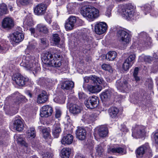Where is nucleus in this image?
I'll use <instances>...</instances> for the list:
<instances>
[{
  "label": "nucleus",
  "mask_w": 158,
  "mask_h": 158,
  "mask_svg": "<svg viewBox=\"0 0 158 158\" xmlns=\"http://www.w3.org/2000/svg\"><path fill=\"white\" fill-rule=\"evenodd\" d=\"M61 58L59 54L55 53L53 57L52 54L46 52L43 54L42 60L44 64L55 67H59L61 65Z\"/></svg>",
  "instance_id": "1"
},
{
  "label": "nucleus",
  "mask_w": 158,
  "mask_h": 158,
  "mask_svg": "<svg viewBox=\"0 0 158 158\" xmlns=\"http://www.w3.org/2000/svg\"><path fill=\"white\" fill-rule=\"evenodd\" d=\"M20 65L27 70L33 71V73H37L40 70L39 64L35 62V57L29 55L23 56Z\"/></svg>",
  "instance_id": "2"
},
{
  "label": "nucleus",
  "mask_w": 158,
  "mask_h": 158,
  "mask_svg": "<svg viewBox=\"0 0 158 158\" xmlns=\"http://www.w3.org/2000/svg\"><path fill=\"white\" fill-rule=\"evenodd\" d=\"M135 8V7L131 3L122 6H121V15L123 19H138L137 18H134L135 16L133 15Z\"/></svg>",
  "instance_id": "3"
},
{
  "label": "nucleus",
  "mask_w": 158,
  "mask_h": 158,
  "mask_svg": "<svg viewBox=\"0 0 158 158\" xmlns=\"http://www.w3.org/2000/svg\"><path fill=\"white\" fill-rule=\"evenodd\" d=\"M81 14L84 17L89 19H95L99 16V11L94 7L90 6H86L81 11Z\"/></svg>",
  "instance_id": "4"
},
{
  "label": "nucleus",
  "mask_w": 158,
  "mask_h": 158,
  "mask_svg": "<svg viewBox=\"0 0 158 158\" xmlns=\"http://www.w3.org/2000/svg\"><path fill=\"white\" fill-rule=\"evenodd\" d=\"M117 35L119 42L124 45L128 44L131 41V35L122 29L117 31Z\"/></svg>",
  "instance_id": "5"
},
{
  "label": "nucleus",
  "mask_w": 158,
  "mask_h": 158,
  "mask_svg": "<svg viewBox=\"0 0 158 158\" xmlns=\"http://www.w3.org/2000/svg\"><path fill=\"white\" fill-rule=\"evenodd\" d=\"M136 156L137 158L142 157L146 154L149 157L152 156V151L148 143H146L138 148L136 150Z\"/></svg>",
  "instance_id": "6"
},
{
  "label": "nucleus",
  "mask_w": 158,
  "mask_h": 158,
  "mask_svg": "<svg viewBox=\"0 0 158 158\" xmlns=\"http://www.w3.org/2000/svg\"><path fill=\"white\" fill-rule=\"evenodd\" d=\"M139 36L140 38L143 39L142 40L141 39L138 44L140 47H150L152 44L151 39L146 32H141Z\"/></svg>",
  "instance_id": "7"
},
{
  "label": "nucleus",
  "mask_w": 158,
  "mask_h": 158,
  "mask_svg": "<svg viewBox=\"0 0 158 158\" xmlns=\"http://www.w3.org/2000/svg\"><path fill=\"white\" fill-rule=\"evenodd\" d=\"M21 28L18 27L19 31H16L10 35V41L19 43L22 41L24 38V35L21 32Z\"/></svg>",
  "instance_id": "8"
},
{
  "label": "nucleus",
  "mask_w": 158,
  "mask_h": 158,
  "mask_svg": "<svg viewBox=\"0 0 158 158\" xmlns=\"http://www.w3.org/2000/svg\"><path fill=\"white\" fill-rule=\"evenodd\" d=\"M145 134V127L141 125L135 126L133 128L132 136L137 138L143 137Z\"/></svg>",
  "instance_id": "9"
},
{
  "label": "nucleus",
  "mask_w": 158,
  "mask_h": 158,
  "mask_svg": "<svg viewBox=\"0 0 158 158\" xmlns=\"http://www.w3.org/2000/svg\"><path fill=\"white\" fill-rule=\"evenodd\" d=\"M98 98L97 96H93L90 97L88 100H85V104L87 108L92 109L98 106Z\"/></svg>",
  "instance_id": "10"
},
{
  "label": "nucleus",
  "mask_w": 158,
  "mask_h": 158,
  "mask_svg": "<svg viewBox=\"0 0 158 158\" xmlns=\"http://www.w3.org/2000/svg\"><path fill=\"white\" fill-rule=\"evenodd\" d=\"M128 83L127 80L121 78L116 81V86L117 89L121 92H124L128 89Z\"/></svg>",
  "instance_id": "11"
},
{
  "label": "nucleus",
  "mask_w": 158,
  "mask_h": 158,
  "mask_svg": "<svg viewBox=\"0 0 158 158\" xmlns=\"http://www.w3.org/2000/svg\"><path fill=\"white\" fill-rule=\"evenodd\" d=\"M107 28L106 23L104 22L97 23L95 25L94 31L98 35H101L104 33Z\"/></svg>",
  "instance_id": "12"
},
{
  "label": "nucleus",
  "mask_w": 158,
  "mask_h": 158,
  "mask_svg": "<svg viewBox=\"0 0 158 158\" xmlns=\"http://www.w3.org/2000/svg\"><path fill=\"white\" fill-rule=\"evenodd\" d=\"M53 112L52 108L49 105H45L41 108L40 115L41 117H48L50 116Z\"/></svg>",
  "instance_id": "13"
},
{
  "label": "nucleus",
  "mask_w": 158,
  "mask_h": 158,
  "mask_svg": "<svg viewBox=\"0 0 158 158\" xmlns=\"http://www.w3.org/2000/svg\"><path fill=\"white\" fill-rule=\"evenodd\" d=\"M96 117L94 114L85 113L83 115L82 120L85 123L89 124L93 122Z\"/></svg>",
  "instance_id": "14"
},
{
  "label": "nucleus",
  "mask_w": 158,
  "mask_h": 158,
  "mask_svg": "<svg viewBox=\"0 0 158 158\" xmlns=\"http://www.w3.org/2000/svg\"><path fill=\"white\" fill-rule=\"evenodd\" d=\"M77 138L80 140H82L86 138V132L83 128L78 127L76 131V133Z\"/></svg>",
  "instance_id": "15"
},
{
  "label": "nucleus",
  "mask_w": 158,
  "mask_h": 158,
  "mask_svg": "<svg viewBox=\"0 0 158 158\" xmlns=\"http://www.w3.org/2000/svg\"><path fill=\"white\" fill-rule=\"evenodd\" d=\"M47 6L44 4L41 3L37 5L34 9V12L37 15H42L45 11Z\"/></svg>",
  "instance_id": "16"
},
{
  "label": "nucleus",
  "mask_w": 158,
  "mask_h": 158,
  "mask_svg": "<svg viewBox=\"0 0 158 158\" xmlns=\"http://www.w3.org/2000/svg\"><path fill=\"white\" fill-rule=\"evenodd\" d=\"M48 97L45 91H42L37 96V102L39 104L45 103L48 100Z\"/></svg>",
  "instance_id": "17"
},
{
  "label": "nucleus",
  "mask_w": 158,
  "mask_h": 158,
  "mask_svg": "<svg viewBox=\"0 0 158 158\" xmlns=\"http://www.w3.org/2000/svg\"><path fill=\"white\" fill-rule=\"evenodd\" d=\"M73 139V135L68 134L62 138L61 141V143L64 145H69L72 143Z\"/></svg>",
  "instance_id": "18"
},
{
  "label": "nucleus",
  "mask_w": 158,
  "mask_h": 158,
  "mask_svg": "<svg viewBox=\"0 0 158 158\" xmlns=\"http://www.w3.org/2000/svg\"><path fill=\"white\" fill-rule=\"evenodd\" d=\"M88 90L92 93H96L100 92L102 89V87L100 85H89L87 87Z\"/></svg>",
  "instance_id": "19"
},
{
  "label": "nucleus",
  "mask_w": 158,
  "mask_h": 158,
  "mask_svg": "<svg viewBox=\"0 0 158 158\" xmlns=\"http://www.w3.org/2000/svg\"><path fill=\"white\" fill-rule=\"evenodd\" d=\"M98 133L100 137L103 138L106 137L108 133L107 128L103 126H100L98 128Z\"/></svg>",
  "instance_id": "20"
},
{
  "label": "nucleus",
  "mask_w": 158,
  "mask_h": 158,
  "mask_svg": "<svg viewBox=\"0 0 158 158\" xmlns=\"http://www.w3.org/2000/svg\"><path fill=\"white\" fill-rule=\"evenodd\" d=\"M107 151L108 153H119L121 154H124V149L123 148L121 147H118L116 148H113L110 146H108L107 148Z\"/></svg>",
  "instance_id": "21"
},
{
  "label": "nucleus",
  "mask_w": 158,
  "mask_h": 158,
  "mask_svg": "<svg viewBox=\"0 0 158 158\" xmlns=\"http://www.w3.org/2000/svg\"><path fill=\"white\" fill-rule=\"evenodd\" d=\"M74 87V83L71 81H64L61 85L63 89H71Z\"/></svg>",
  "instance_id": "22"
},
{
  "label": "nucleus",
  "mask_w": 158,
  "mask_h": 158,
  "mask_svg": "<svg viewBox=\"0 0 158 158\" xmlns=\"http://www.w3.org/2000/svg\"><path fill=\"white\" fill-rule=\"evenodd\" d=\"M14 127L18 131H21L23 129V125L21 120L17 119L15 120Z\"/></svg>",
  "instance_id": "23"
},
{
  "label": "nucleus",
  "mask_w": 158,
  "mask_h": 158,
  "mask_svg": "<svg viewBox=\"0 0 158 158\" xmlns=\"http://www.w3.org/2000/svg\"><path fill=\"white\" fill-rule=\"evenodd\" d=\"M52 36V40L53 41L55 45L60 48H63L64 47V44L63 42L61 44L59 43L60 39L58 34H53Z\"/></svg>",
  "instance_id": "24"
},
{
  "label": "nucleus",
  "mask_w": 158,
  "mask_h": 158,
  "mask_svg": "<svg viewBox=\"0 0 158 158\" xmlns=\"http://www.w3.org/2000/svg\"><path fill=\"white\" fill-rule=\"evenodd\" d=\"M90 79L92 80L94 84L97 83L99 84L104 85L105 81L102 78L98 77L95 75L89 76Z\"/></svg>",
  "instance_id": "25"
},
{
  "label": "nucleus",
  "mask_w": 158,
  "mask_h": 158,
  "mask_svg": "<svg viewBox=\"0 0 158 158\" xmlns=\"http://www.w3.org/2000/svg\"><path fill=\"white\" fill-rule=\"evenodd\" d=\"M61 131V129L59 124H55L54 125L52 131L53 135L55 138H57Z\"/></svg>",
  "instance_id": "26"
},
{
  "label": "nucleus",
  "mask_w": 158,
  "mask_h": 158,
  "mask_svg": "<svg viewBox=\"0 0 158 158\" xmlns=\"http://www.w3.org/2000/svg\"><path fill=\"white\" fill-rule=\"evenodd\" d=\"M70 112L73 114H77L81 112V107L76 104H71L69 108Z\"/></svg>",
  "instance_id": "27"
},
{
  "label": "nucleus",
  "mask_w": 158,
  "mask_h": 158,
  "mask_svg": "<svg viewBox=\"0 0 158 158\" xmlns=\"http://www.w3.org/2000/svg\"><path fill=\"white\" fill-rule=\"evenodd\" d=\"M15 24L13 20H2V25L4 28L11 29L14 26Z\"/></svg>",
  "instance_id": "28"
},
{
  "label": "nucleus",
  "mask_w": 158,
  "mask_h": 158,
  "mask_svg": "<svg viewBox=\"0 0 158 158\" xmlns=\"http://www.w3.org/2000/svg\"><path fill=\"white\" fill-rule=\"evenodd\" d=\"M108 111L110 116L112 118H115L117 116L119 112V110L115 107H113L109 109Z\"/></svg>",
  "instance_id": "29"
},
{
  "label": "nucleus",
  "mask_w": 158,
  "mask_h": 158,
  "mask_svg": "<svg viewBox=\"0 0 158 158\" xmlns=\"http://www.w3.org/2000/svg\"><path fill=\"white\" fill-rule=\"evenodd\" d=\"M71 153V150L69 148H64L61 151V158H69Z\"/></svg>",
  "instance_id": "30"
},
{
  "label": "nucleus",
  "mask_w": 158,
  "mask_h": 158,
  "mask_svg": "<svg viewBox=\"0 0 158 158\" xmlns=\"http://www.w3.org/2000/svg\"><path fill=\"white\" fill-rule=\"evenodd\" d=\"M112 94V91L110 90H107L102 93L100 95V97L102 99L106 100L109 98Z\"/></svg>",
  "instance_id": "31"
},
{
  "label": "nucleus",
  "mask_w": 158,
  "mask_h": 158,
  "mask_svg": "<svg viewBox=\"0 0 158 158\" xmlns=\"http://www.w3.org/2000/svg\"><path fill=\"white\" fill-rule=\"evenodd\" d=\"M16 99L15 100L14 102V109L17 108L19 105L21 103L22 99H23V96H21L18 92L16 93Z\"/></svg>",
  "instance_id": "32"
},
{
  "label": "nucleus",
  "mask_w": 158,
  "mask_h": 158,
  "mask_svg": "<svg viewBox=\"0 0 158 158\" xmlns=\"http://www.w3.org/2000/svg\"><path fill=\"white\" fill-rule=\"evenodd\" d=\"M65 96L63 94H61L55 97L53 100L56 103L63 104L65 102Z\"/></svg>",
  "instance_id": "33"
},
{
  "label": "nucleus",
  "mask_w": 158,
  "mask_h": 158,
  "mask_svg": "<svg viewBox=\"0 0 158 158\" xmlns=\"http://www.w3.org/2000/svg\"><path fill=\"white\" fill-rule=\"evenodd\" d=\"M117 55V53L115 51H110L106 55V58L110 61H112L116 58Z\"/></svg>",
  "instance_id": "34"
},
{
  "label": "nucleus",
  "mask_w": 158,
  "mask_h": 158,
  "mask_svg": "<svg viewBox=\"0 0 158 158\" xmlns=\"http://www.w3.org/2000/svg\"><path fill=\"white\" fill-rule=\"evenodd\" d=\"M22 76L19 73L14 74L12 77V79L14 81L16 84L18 85L19 84H21V82L19 81L20 79H21Z\"/></svg>",
  "instance_id": "35"
},
{
  "label": "nucleus",
  "mask_w": 158,
  "mask_h": 158,
  "mask_svg": "<svg viewBox=\"0 0 158 158\" xmlns=\"http://www.w3.org/2000/svg\"><path fill=\"white\" fill-rule=\"evenodd\" d=\"M135 58L136 56L135 53V51H134V52H130L129 57L126 60L133 64L135 61Z\"/></svg>",
  "instance_id": "36"
},
{
  "label": "nucleus",
  "mask_w": 158,
  "mask_h": 158,
  "mask_svg": "<svg viewBox=\"0 0 158 158\" xmlns=\"http://www.w3.org/2000/svg\"><path fill=\"white\" fill-rule=\"evenodd\" d=\"M50 129L49 127L44 128L42 129V132L43 137L45 139L50 137Z\"/></svg>",
  "instance_id": "37"
},
{
  "label": "nucleus",
  "mask_w": 158,
  "mask_h": 158,
  "mask_svg": "<svg viewBox=\"0 0 158 158\" xmlns=\"http://www.w3.org/2000/svg\"><path fill=\"white\" fill-rule=\"evenodd\" d=\"M77 20H67L65 23V27L67 30H71L73 28L74 23ZM78 21L79 20H77Z\"/></svg>",
  "instance_id": "38"
},
{
  "label": "nucleus",
  "mask_w": 158,
  "mask_h": 158,
  "mask_svg": "<svg viewBox=\"0 0 158 158\" xmlns=\"http://www.w3.org/2000/svg\"><path fill=\"white\" fill-rule=\"evenodd\" d=\"M27 137L31 139L34 138L35 136V131L34 127H31L27 131Z\"/></svg>",
  "instance_id": "39"
},
{
  "label": "nucleus",
  "mask_w": 158,
  "mask_h": 158,
  "mask_svg": "<svg viewBox=\"0 0 158 158\" xmlns=\"http://www.w3.org/2000/svg\"><path fill=\"white\" fill-rule=\"evenodd\" d=\"M103 145V143H102L98 145L97 147H96V154L98 156H101L102 155L104 152V148L102 147Z\"/></svg>",
  "instance_id": "40"
},
{
  "label": "nucleus",
  "mask_w": 158,
  "mask_h": 158,
  "mask_svg": "<svg viewBox=\"0 0 158 158\" xmlns=\"http://www.w3.org/2000/svg\"><path fill=\"white\" fill-rule=\"evenodd\" d=\"M7 45L3 43H0V53H5L8 50Z\"/></svg>",
  "instance_id": "41"
},
{
  "label": "nucleus",
  "mask_w": 158,
  "mask_h": 158,
  "mask_svg": "<svg viewBox=\"0 0 158 158\" xmlns=\"http://www.w3.org/2000/svg\"><path fill=\"white\" fill-rule=\"evenodd\" d=\"M37 30L40 32L46 33L48 32L47 28L44 25L41 24H38L37 27Z\"/></svg>",
  "instance_id": "42"
},
{
  "label": "nucleus",
  "mask_w": 158,
  "mask_h": 158,
  "mask_svg": "<svg viewBox=\"0 0 158 158\" xmlns=\"http://www.w3.org/2000/svg\"><path fill=\"white\" fill-rule=\"evenodd\" d=\"M7 12V8L6 4H2L0 6V16L3 14H6Z\"/></svg>",
  "instance_id": "43"
},
{
  "label": "nucleus",
  "mask_w": 158,
  "mask_h": 158,
  "mask_svg": "<svg viewBox=\"0 0 158 158\" xmlns=\"http://www.w3.org/2000/svg\"><path fill=\"white\" fill-rule=\"evenodd\" d=\"M132 65L131 63L125 60L123 64V68L124 70L127 71L131 67Z\"/></svg>",
  "instance_id": "44"
},
{
  "label": "nucleus",
  "mask_w": 158,
  "mask_h": 158,
  "mask_svg": "<svg viewBox=\"0 0 158 158\" xmlns=\"http://www.w3.org/2000/svg\"><path fill=\"white\" fill-rule=\"evenodd\" d=\"M102 68L103 70L108 71L109 72H111L113 71L111 66L109 64H103L102 66Z\"/></svg>",
  "instance_id": "45"
},
{
  "label": "nucleus",
  "mask_w": 158,
  "mask_h": 158,
  "mask_svg": "<svg viewBox=\"0 0 158 158\" xmlns=\"http://www.w3.org/2000/svg\"><path fill=\"white\" fill-rule=\"evenodd\" d=\"M29 80V78L27 77H25L23 76H22L21 77V79H20L19 81L21 84H19L18 85L20 86H23L25 85L27 83Z\"/></svg>",
  "instance_id": "46"
},
{
  "label": "nucleus",
  "mask_w": 158,
  "mask_h": 158,
  "mask_svg": "<svg viewBox=\"0 0 158 158\" xmlns=\"http://www.w3.org/2000/svg\"><path fill=\"white\" fill-rule=\"evenodd\" d=\"M68 11L69 14H72L74 12L75 7L73 3H69L67 6Z\"/></svg>",
  "instance_id": "47"
},
{
  "label": "nucleus",
  "mask_w": 158,
  "mask_h": 158,
  "mask_svg": "<svg viewBox=\"0 0 158 158\" xmlns=\"http://www.w3.org/2000/svg\"><path fill=\"white\" fill-rule=\"evenodd\" d=\"M16 2L18 4L25 5L30 2V0H17Z\"/></svg>",
  "instance_id": "48"
},
{
  "label": "nucleus",
  "mask_w": 158,
  "mask_h": 158,
  "mask_svg": "<svg viewBox=\"0 0 158 158\" xmlns=\"http://www.w3.org/2000/svg\"><path fill=\"white\" fill-rule=\"evenodd\" d=\"M152 7H151V6L149 4H147L145 5L143 7V10L145 13V15H146L147 14L146 13V12L147 13L150 12V11L152 9Z\"/></svg>",
  "instance_id": "49"
},
{
  "label": "nucleus",
  "mask_w": 158,
  "mask_h": 158,
  "mask_svg": "<svg viewBox=\"0 0 158 158\" xmlns=\"http://www.w3.org/2000/svg\"><path fill=\"white\" fill-rule=\"evenodd\" d=\"M16 139L19 143L23 145H24L26 143L23 140V138L21 135L16 136Z\"/></svg>",
  "instance_id": "50"
},
{
  "label": "nucleus",
  "mask_w": 158,
  "mask_h": 158,
  "mask_svg": "<svg viewBox=\"0 0 158 158\" xmlns=\"http://www.w3.org/2000/svg\"><path fill=\"white\" fill-rule=\"evenodd\" d=\"M23 148L24 151L27 153H30L31 152V149L28 146V144L26 143L24 145Z\"/></svg>",
  "instance_id": "51"
},
{
  "label": "nucleus",
  "mask_w": 158,
  "mask_h": 158,
  "mask_svg": "<svg viewBox=\"0 0 158 158\" xmlns=\"http://www.w3.org/2000/svg\"><path fill=\"white\" fill-rule=\"evenodd\" d=\"M32 146L33 147L35 148H40V145L39 142L38 141H33L31 142Z\"/></svg>",
  "instance_id": "52"
},
{
  "label": "nucleus",
  "mask_w": 158,
  "mask_h": 158,
  "mask_svg": "<svg viewBox=\"0 0 158 158\" xmlns=\"http://www.w3.org/2000/svg\"><path fill=\"white\" fill-rule=\"evenodd\" d=\"M62 114L61 111L58 108L56 109V113L55 114V117L56 118H58L60 117Z\"/></svg>",
  "instance_id": "53"
},
{
  "label": "nucleus",
  "mask_w": 158,
  "mask_h": 158,
  "mask_svg": "<svg viewBox=\"0 0 158 158\" xmlns=\"http://www.w3.org/2000/svg\"><path fill=\"white\" fill-rule=\"evenodd\" d=\"M78 96L79 99L81 100L85 99L87 97L86 95L82 92L78 93Z\"/></svg>",
  "instance_id": "54"
},
{
  "label": "nucleus",
  "mask_w": 158,
  "mask_h": 158,
  "mask_svg": "<svg viewBox=\"0 0 158 158\" xmlns=\"http://www.w3.org/2000/svg\"><path fill=\"white\" fill-rule=\"evenodd\" d=\"M27 26H32L34 25V23L33 20H25L24 22Z\"/></svg>",
  "instance_id": "55"
},
{
  "label": "nucleus",
  "mask_w": 158,
  "mask_h": 158,
  "mask_svg": "<svg viewBox=\"0 0 158 158\" xmlns=\"http://www.w3.org/2000/svg\"><path fill=\"white\" fill-rule=\"evenodd\" d=\"M42 158H51L50 153L49 152H47L46 153L42 154L41 155Z\"/></svg>",
  "instance_id": "56"
},
{
  "label": "nucleus",
  "mask_w": 158,
  "mask_h": 158,
  "mask_svg": "<svg viewBox=\"0 0 158 158\" xmlns=\"http://www.w3.org/2000/svg\"><path fill=\"white\" fill-rule=\"evenodd\" d=\"M120 130L124 133L128 131V129L126 128L124 125H121Z\"/></svg>",
  "instance_id": "57"
},
{
  "label": "nucleus",
  "mask_w": 158,
  "mask_h": 158,
  "mask_svg": "<svg viewBox=\"0 0 158 158\" xmlns=\"http://www.w3.org/2000/svg\"><path fill=\"white\" fill-rule=\"evenodd\" d=\"M111 9H108L105 13V15L108 17H110L111 16Z\"/></svg>",
  "instance_id": "58"
},
{
  "label": "nucleus",
  "mask_w": 158,
  "mask_h": 158,
  "mask_svg": "<svg viewBox=\"0 0 158 158\" xmlns=\"http://www.w3.org/2000/svg\"><path fill=\"white\" fill-rule=\"evenodd\" d=\"M154 138L156 143L158 144V132H156L155 133Z\"/></svg>",
  "instance_id": "59"
},
{
  "label": "nucleus",
  "mask_w": 158,
  "mask_h": 158,
  "mask_svg": "<svg viewBox=\"0 0 158 158\" xmlns=\"http://www.w3.org/2000/svg\"><path fill=\"white\" fill-rule=\"evenodd\" d=\"M144 61L149 62L151 60V57L150 56H144Z\"/></svg>",
  "instance_id": "60"
},
{
  "label": "nucleus",
  "mask_w": 158,
  "mask_h": 158,
  "mask_svg": "<svg viewBox=\"0 0 158 158\" xmlns=\"http://www.w3.org/2000/svg\"><path fill=\"white\" fill-rule=\"evenodd\" d=\"M79 19L78 17H77L71 15L69 17L68 20H78Z\"/></svg>",
  "instance_id": "61"
},
{
  "label": "nucleus",
  "mask_w": 158,
  "mask_h": 158,
  "mask_svg": "<svg viewBox=\"0 0 158 158\" xmlns=\"http://www.w3.org/2000/svg\"><path fill=\"white\" fill-rule=\"evenodd\" d=\"M139 68L138 67H136L134 70L133 76L137 75L138 73Z\"/></svg>",
  "instance_id": "62"
},
{
  "label": "nucleus",
  "mask_w": 158,
  "mask_h": 158,
  "mask_svg": "<svg viewBox=\"0 0 158 158\" xmlns=\"http://www.w3.org/2000/svg\"><path fill=\"white\" fill-rule=\"evenodd\" d=\"M26 93L30 98L32 97V94L31 92L29 90H27L26 91Z\"/></svg>",
  "instance_id": "63"
},
{
  "label": "nucleus",
  "mask_w": 158,
  "mask_h": 158,
  "mask_svg": "<svg viewBox=\"0 0 158 158\" xmlns=\"http://www.w3.org/2000/svg\"><path fill=\"white\" fill-rule=\"evenodd\" d=\"M52 27L53 29L57 30V29L59 28V26L57 24L55 23H54L53 24Z\"/></svg>",
  "instance_id": "64"
}]
</instances>
